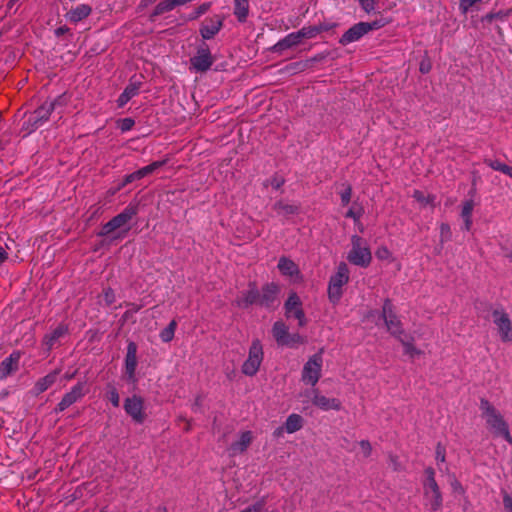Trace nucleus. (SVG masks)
I'll return each instance as SVG.
<instances>
[{
    "instance_id": "obj_1",
    "label": "nucleus",
    "mask_w": 512,
    "mask_h": 512,
    "mask_svg": "<svg viewBox=\"0 0 512 512\" xmlns=\"http://www.w3.org/2000/svg\"><path fill=\"white\" fill-rule=\"evenodd\" d=\"M480 410L482 417L485 419L487 428L491 433L496 437H503L512 445V436L509 431L508 423L501 413L485 398L480 399Z\"/></svg>"
},
{
    "instance_id": "obj_2",
    "label": "nucleus",
    "mask_w": 512,
    "mask_h": 512,
    "mask_svg": "<svg viewBox=\"0 0 512 512\" xmlns=\"http://www.w3.org/2000/svg\"><path fill=\"white\" fill-rule=\"evenodd\" d=\"M424 474L425 479L422 482L424 505L432 512L439 511L443 505V496L435 479V471L432 467H427Z\"/></svg>"
},
{
    "instance_id": "obj_3",
    "label": "nucleus",
    "mask_w": 512,
    "mask_h": 512,
    "mask_svg": "<svg viewBox=\"0 0 512 512\" xmlns=\"http://www.w3.org/2000/svg\"><path fill=\"white\" fill-rule=\"evenodd\" d=\"M66 102L67 98L65 94L58 96L52 101H45L28 116L27 121L24 123L26 130L30 133L42 126L49 119L55 107L58 105L64 106Z\"/></svg>"
},
{
    "instance_id": "obj_4",
    "label": "nucleus",
    "mask_w": 512,
    "mask_h": 512,
    "mask_svg": "<svg viewBox=\"0 0 512 512\" xmlns=\"http://www.w3.org/2000/svg\"><path fill=\"white\" fill-rule=\"evenodd\" d=\"M351 246L347 260L353 265L363 268L368 267L372 261V254L366 241L358 235H353Z\"/></svg>"
},
{
    "instance_id": "obj_5",
    "label": "nucleus",
    "mask_w": 512,
    "mask_h": 512,
    "mask_svg": "<svg viewBox=\"0 0 512 512\" xmlns=\"http://www.w3.org/2000/svg\"><path fill=\"white\" fill-rule=\"evenodd\" d=\"M137 213V204H128L121 213L114 216L102 226L98 235L101 237L108 236L115 230L125 227L137 215Z\"/></svg>"
},
{
    "instance_id": "obj_6",
    "label": "nucleus",
    "mask_w": 512,
    "mask_h": 512,
    "mask_svg": "<svg viewBox=\"0 0 512 512\" xmlns=\"http://www.w3.org/2000/svg\"><path fill=\"white\" fill-rule=\"evenodd\" d=\"M349 281V269L346 263L341 262L337 272L331 276L328 285V297L331 302L337 303L342 296V287Z\"/></svg>"
},
{
    "instance_id": "obj_7",
    "label": "nucleus",
    "mask_w": 512,
    "mask_h": 512,
    "mask_svg": "<svg viewBox=\"0 0 512 512\" xmlns=\"http://www.w3.org/2000/svg\"><path fill=\"white\" fill-rule=\"evenodd\" d=\"M322 353L323 349H320L318 353L312 355L304 364L301 374V379L304 383L311 386H315L318 383L323 365Z\"/></svg>"
},
{
    "instance_id": "obj_8",
    "label": "nucleus",
    "mask_w": 512,
    "mask_h": 512,
    "mask_svg": "<svg viewBox=\"0 0 512 512\" xmlns=\"http://www.w3.org/2000/svg\"><path fill=\"white\" fill-rule=\"evenodd\" d=\"M263 347L259 339H254L249 348L248 358L244 361L241 371L246 376H254L263 361Z\"/></svg>"
},
{
    "instance_id": "obj_9",
    "label": "nucleus",
    "mask_w": 512,
    "mask_h": 512,
    "mask_svg": "<svg viewBox=\"0 0 512 512\" xmlns=\"http://www.w3.org/2000/svg\"><path fill=\"white\" fill-rule=\"evenodd\" d=\"M383 26L381 21L359 22L350 27L339 39L343 46L360 40L364 35L372 30H377Z\"/></svg>"
},
{
    "instance_id": "obj_10",
    "label": "nucleus",
    "mask_w": 512,
    "mask_h": 512,
    "mask_svg": "<svg viewBox=\"0 0 512 512\" xmlns=\"http://www.w3.org/2000/svg\"><path fill=\"white\" fill-rule=\"evenodd\" d=\"M492 319L495 324L500 340L502 342H512V321L509 314L503 307L492 311Z\"/></svg>"
},
{
    "instance_id": "obj_11",
    "label": "nucleus",
    "mask_w": 512,
    "mask_h": 512,
    "mask_svg": "<svg viewBox=\"0 0 512 512\" xmlns=\"http://www.w3.org/2000/svg\"><path fill=\"white\" fill-rule=\"evenodd\" d=\"M213 63L214 58L205 43L200 45L196 54L190 58L191 69H194L196 72L200 73L208 71Z\"/></svg>"
},
{
    "instance_id": "obj_12",
    "label": "nucleus",
    "mask_w": 512,
    "mask_h": 512,
    "mask_svg": "<svg viewBox=\"0 0 512 512\" xmlns=\"http://www.w3.org/2000/svg\"><path fill=\"white\" fill-rule=\"evenodd\" d=\"M86 383L85 382H78L75 384L69 392L64 394L61 401L57 404L54 411L56 413L63 412L68 407L79 401L81 398H83L86 394Z\"/></svg>"
},
{
    "instance_id": "obj_13",
    "label": "nucleus",
    "mask_w": 512,
    "mask_h": 512,
    "mask_svg": "<svg viewBox=\"0 0 512 512\" xmlns=\"http://www.w3.org/2000/svg\"><path fill=\"white\" fill-rule=\"evenodd\" d=\"M285 308V316L287 318H295L298 320V325L300 327L306 324V317L304 311L302 309V302L299 296L293 292L289 295L288 299L284 304Z\"/></svg>"
},
{
    "instance_id": "obj_14",
    "label": "nucleus",
    "mask_w": 512,
    "mask_h": 512,
    "mask_svg": "<svg viewBox=\"0 0 512 512\" xmlns=\"http://www.w3.org/2000/svg\"><path fill=\"white\" fill-rule=\"evenodd\" d=\"M382 317L385 321L387 330L394 336L399 337L402 333L401 322L393 311L392 302L386 299L382 308Z\"/></svg>"
},
{
    "instance_id": "obj_15",
    "label": "nucleus",
    "mask_w": 512,
    "mask_h": 512,
    "mask_svg": "<svg viewBox=\"0 0 512 512\" xmlns=\"http://www.w3.org/2000/svg\"><path fill=\"white\" fill-rule=\"evenodd\" d=\"M144 401L141 397L133 395L124 401L125 412L133 419L134 422L142 424L145 421Z\"/></svg>"
},
{
    "instance_id": "obj_16",
    "label": "nucleus",
    "mask_w": 512,
    "mask_h": 512,
    "mask_svg": "<svg viewBox=\"0 0 512 512\" xmlns=\"http://www.w3.org/2000/svg\"><path fill=\"white\" fill-rule=\"evenodd\" d=\"M223 22L224 17L221 15L205 18L199 29L201 37L204 40L212 39L222 29Z\"/></svg>"
},
{
    "instance_id": "obj_17",
    "label": "nucleus",
    "mask_w": 512,
    "mask_h": 512,
    "mask_svg": "<svg viewBox=\"0 0 512 512\" xmlns=\"http://www.w3.org/2000/svg\"><path fill=\"white\" fill-rule=\"evenodd\" d=\"M305 395H312V403L318 408L328 411V410H336L339 411L341 409V402L336 398H328L324 395L319 394L317 389H313L311 391H306Z\"/></svg>"
},
{
    "instance_id": "obj_18",
    "label": "nucleus",
    "mask_w": 512,
    "mask_h": 512,
    "mask_svg": "<svg viewBox=\"0 0 512 512\" xmlns=\"http://www.w3.org/2000/svg\"><path fill=\"white\" fill-rule=\"evenodd\" d=\"M20 358L21 353L14 351L0 363V380H5L18 371Z\"/></svg>"
},
{
    "instance_id": "obj_19",
    "label": "nucleus",
    "mask_w": 512,
    "mask_h": 512,
    "mask_svg": "<svg viewBox=\"0 0 512 512\" xmlns=\"http://www.w3.org/2000/svg\"><path fill=\"white\" fill-rule=\"evenodd\" d=\"M253 433L251 431H243L240 433L239 439L233 442L228 447V452L230 456H236L244 453L248 447L251 445L253 441Z\"/></svg>"
},
{
    "instance_id": "obj_20",
    "label": "nucleus",
    "mask_w": 512,
    "mask_h": 512,
    "mask_svg": "<svg viewBox=\"0 0 512 512\" xmlns=\"http://www.w3.org/2000/svg\"><path fill=\"white\" fill-rule=\"evenodd\" d=\"M137 367V345L134 342H129L127 345V353L125 357V371L128 379L135 380V371Z\"/></svg>"
},
{
    "instance_id": "obj_21",
    "label": "nucleus",
    "mask_w": 512,
    "mask_h": 512,
    "mask_svg": "<svg viewBox=\"0 0 512 512\" xmlns=\"http://www.w3.org/2000/svg\"><path fill=\"white\" fill-rule=\"evenodd\" d=\"M278 292L279 288L276 284L269 283L264 285L259 293V305L265 307L273 306L277 301Z\"/></svg>"
},
{
    "instance_id": "obj_22",
    "label": "nucleus",
    "mask_w": 512,
    "mask_h": 512,
    "mask_svg": "<svg viewBox=\"0 0 512 512\" xmlns=\"http://www.w3.org/2000/svg\"><path fill=\"white\" fill-rule=\"evenodd\" d=\"M301 39L298 32H292L286 35L283 39L279 40L275 45L271 47V51L275 53H281L284 50L290 49L300 44Z\"/></svg>"
},
{
    "instance_id": "obj_23",
    "label": "nucleus",
    "mask_w": 512,
    "mask_h": 512,
    "mask_svg": "<svg viewBox=\"0 0 512 512\" xmlns=\"http://www.w3.org/2000/svg\"><path fill=\"white\" fill-rule=\"evenodd\" d=\"M259 291L254 283L249 284V289L236 300L239 307L246 308L253 304H259Z\"/></svg>"
},
{
    "instance_id": "obj_24",
    "label": "nucleus",
    "mask_w": 512,
    "mask_h": 512,
    "mask_svg": "<svg viewBox=\"0 0 512 512\" xmlns=\"http://www.w3.org/2000/svg\"><path fill=\"white\" fill-rule=\"evenodd\" d=\"M68 332V328L64 324L58 325L51 333L46 334L43 338V345L45 348L50 351L53 349L58 340L66 335Z\"/></svg>"
},
{
    "instance_id": "obj_25",
    "label": "nucleus",
    "mask_w": 512,
    "mask_h": 512,
    "mask_svg": "<svg viewBox=\"0 0 512 512\" xmlns=\"http://www.w3.org/2000/svg\"><path fill=\"white\" fill-rule=\"evenodd\" d=\"M59 371L55 370L46 376L38 379L33 387V393L34 395H40L41 393L45 392L48 388H50L57 379Z\"/></svg>"
},
{
    "instance_id": "obj_26",
    "label": "nucleus",
    "mask_w": 512,
    "mask_h": 512,
    "mask_svg": "<svg viewBox=\"0 0 512 512\" xmlns=\"http://www.w3.org/2000/svg\"><path fill=\"white\" fill-rule=\"evenodd\" d=\"M272 209L277 213V215L284 217L298 214L300 211L299 205L294 203H288L283 200L275 202L272 206Z\"/></svg>"
},
{
    "instance_id": "obj_27",
    "label": "nucleus",
    "mask_w": 512,
    "mask_h": 512,
    "mask_svg": "<svg viewBox=\"0 0 512 512\" xmlns=\"http://www.w3.org/2000/svg\"><path fill=\"white\" fill-rule=\"evenodd\" d=\"M91 7L87 4H80L74 9L70 10L66 14V18L73 23H77L85 18H87L91 14Z\"/></svg>"
},
{
    "instance_id": "obj_28",
    "label": "nucleus",
    "mask_w": 512,
    "mask_h": 512,
    "mask_svg": "<svg viewBox=\"0 0 512 512\" xmlns=\"http://www.w3.org/2000/svg\"><path fill=\"white\" fill-rule=\"evenodd\" d=\"M234 15L240 23L246 22L249 16V0H234Z\"/></svg>"
},
{
    "instance_id": "obj_29",
    "label": "nucleus",
    "mask_w": 512,
    "mask_h": 512,
    "mask_svg": "<svg viewBox=\"0 0 512 512\" xmlns=\"http://www.w3.org/2000/svg\"><path fill=\"white\" fill-rule=\"evenodd\" d=\"M272 335L275 338L277 344L282 346L288 335V327L282 321H276L272 327Z\"/></svg>"
},
{
    "instance_id": "obj_30",
    "label": "nucleus",
    "mask_w": 512,
    "mask_h": 512,
    "mask_svg": "<svg viewBox=\"0 0 512 512\" xmlns=\"http://www.w3.org/2000/svg\"><path fill=\"white\" fill-rule=\"evenodd\" d=\"M278 269L283 275L294 276L299 274L298 266L290 259L281 257L278 262Z\"/></svg>"
},
{
    "instance_id": "obj_31",
    "label": "nucleus",
    "mask_w": 512,
    "mask_h": 512,
    "mask_svg": "<svg viewBox=\"0 0 512 512\" xmlns=\"http://www.w3.org/2000/svg\"><path fill=\"white\" fill-rule=\"evenodd\" d=\"M176 7L174 0H162L154 8L150 14V20L154 21L156 17L172 11Z\"/></svg>"
},
{
    "instance_id": "obj_32",
    "label": "nucleus",
    "mask_w": 512,
    "mask_h": 512,
    "mask_svg": "<svg viewBox=\"0 0 512 512\" xmlns=\"http://www.w3.org/2000/svg\"><path fill=\"white\" fill-rule=\"evenodd\" d=\"M303 427V418L299 414H291L285 422V430L287 433H294Z\"/></svg>"
},
{
    "instance_id": "obj_33",
    "label": "nucleus",
    "mask_w": 512,
    "mask_h": 512,
    "mask_svg": "<svg viewBox=\"0 0 512 512\" xmlns=\"http://www.w3.org/2000/svg\"><path fill=\"white\" fill-rule=\"evenodd\" d=\"M474 208V202L472 200H467L463 203L461 217L464 220V227L466 231H469L472 226V211Z\"/></svg>"
},
{
    "instance_id": "obj_34",
    "label": "nucleus",
    "mask_w": 512,
    "mask_h": 512,
    "mask_svg": "<svg viewBox=\"0 0 512 512\" xmlns=\"http://www.w3.org/2000/svg\"><path fill=\"white\" fill-rule=\"evenodd\" d=\"M413 198L420 203L422 206H431L434 207L436 205V196L432 194H424L420 190H415L413 192Z\"/></svg>"
},
{
    "instance_id": "obj_35",
    "label": "nucleus",
    "mask_w": 512,
    "mask_h": 512,
    "mask_svg": "<svg viewBox=\"0 0 512 512\" xmlns=\"http://www.w3.org/2000/svg\"><path fill=\"white\" fill-rule=\"evenodd\" d=\"M166 163H167V160L152 162L151 164L139 169L138 174H140L141 178H144V177L154 173L159 168L163 167Z\"/></svg>"
},
{
    "instance_id": "obj_36",
    "label": "nucleus",
    "mask_w": 512,
    "mask_h": 512,
    "mask_svg": "<svg viewBox=\"0 0 512 512\" xmlns=\"http://www.w3.org/2000/svg\"><path fill=\"white\" fill-rule=\"evenodd\" d=\"M176 327H177V323L175 320H172L168 326L166 328H164L161 332H160V338L163 342L167 343V342H170L173 337H174V334H175V330H176Z\"/></svg>"
},
{
    "instance_id": "obj_37",
    "label": "nucleus",
    "mask_w": 512,
    "mask_h": 512,
    "mask_svg": "<svg viewBox=\"0 0 512 512\" xmlns=\"http://www.w3.org/2000/svg\"><path fill=\"white\" fill-rule=\"evenodd\" d=\"M285 342H287V343H283L282 346L296 347V346H298L300 344H303L305 342V340L298 333L290 334L288 332V335H287V338L285 339Z\"/></svg>"
},
{
    "instance_id": "obj_38",
    "label": "nucleus",
    "mask_w": 512,
    "mask_h": 512,
    "mask_svg": "<svg viewBox=\"0 0 512 512\" xmlns=\"http://www.w3.org/2000/svg\"><path fill=\"white\" fill-rule=\"evenodd\" d=\"M141 87V82L134 80L133 78L130 80L129 84L125 87L124 93H126L131 99L139 93Z\"/></svg>"
},
{
    "instance_id": "obj_39",
    "label": "nucleus",
    "mask_w": 512,
    "mask_h": 512,
    "mask_svg": "<svg viewBox=\"0 0 512 512\" xmlns=\"http://www.w3.org/2000/svg\"><path fill=\"white\" fill-rule=\"evenodd\" d=\"M297 32H298V35H299L301 40L303 38H307V39L314 38V37H316L318 35V31H317L316 25H314V26H304L300 30H298Z\"/></svg>"
},
{
    "instance_id": "obj_40",
    "label": "nucleus",
    "mask_w": 512,
    "mask_h": 512,
    "mask_svg": "<svg viewBox=\"0 0 512 512\" xmlns=\"http://www.w3.org/2000/svg\"><path fill=\"white\" fill-rule=\"evenodd\" d=\"M211 8V3L210 2H205V3H202L201 5H199L195 11L193 13H191L189 16H188V20L189 21H192V20H196L198 19L201 15L205 14L207 11H209V9Z\"/></svg>"
},
{
    "instance_id": "obj_41",
    "label": "nucleus",
    "mask_w": 512,
    "mask_h": 512,
    "mask_svg": "<svg viewBox=\"0 0 512 512\" xmlns=\"http://www.w3.org/2000/svg\"><path fill=\"white\" fill-rule=\"evenodd\" d=\"M344 189L340 192L341 203L343 206L347 205L352 196V187L349 184H344Z\"/></svg>"
},
{
    "instance_id": "obj_42",
    "label": "nucleus",
    "mask_w": 512,
    "mask_h": 512,
    "mask_svg": "<svg viewBox=\"0 0 512 512\" xmlns=\"http://www.w3.org/2000/svg\"><path fill=\"white\" fill-rule=\"evenodd\" d=\"M107 397L114 407H119L120 397H119V393L115 387H111L109 389V391L107 392Z\"/></svg>"
},
{
    "instance_id": "obj_43",
    "label": "nucleus",
    "mask_w": 512,
    "mask_h": 512,
    "mask_svg": "<svg viewBox=\"0 0 512 512\" xmlns=\"http://www.w3.org/2000/svg\"><path fill=\"white\" fill-rule=\"evenodd\" d=\"M401 343L404 346V352L411 357H414L415 355H420L421 351L418 350L412 343L406 342L403 339H400Z\"/></svg>"
},
{
    "instance_id": "obj_44",
    "label": "nucleus",
    "mask_w": 512,
    "mask_h": 512,
    "mask_svg": "<svg viewBox=\"0 0 512 512\" xmlns=\"http://www.w3.org/2000/svg\"><path fill=\"white\" fill-rule=\"evenodd\" d=\"M134 125L135 121L132 118H123L118 122V127L122 132L131 130Z\"/></svg>"
},
{
    "instance_id": "obj_45",
    "label": "nucleus",
    "mask_w": 512,
    "mask_h": 512,
    "mask_svg": "<svg viewBox=\"0 0 512 512\" xmlns=\"http://www.w3.org/2000/svg\"><path fill=\"white\" fill-rule=\"evenodd\" d=\"M484 163L488 165L490 168H492L495 171L502 172L505 165L504 163L500 162L499 160H492V159H485Z\"/></svg>"
},
{
    "instance_id": "obj_46",
    "label": "nucleus",
    "mask_w": 512,
    "mask_h": 512,
    "mask_svg": "<svg viewBox=\"0 0 512 512\" xmlns=\"http://www.w3.org/2000/svg\"><path fill=\"white\" fill-rule=\"evenodd\" d=\"M360 449L365 458L369 457L372 453V446L368 440H361L359 442Z\"/></svg>"
},
{
    "instance_id": "obj_47",
    "label": "nucleus",
    "mask_w": 512,
    "mask_h": 512,
    "mask_svg": "<svg viewBox=\"0 0 512 512\" xmlns=\"http://www.w3.org/2000/svg\"><path fill=\"white\" fill-rule=\"evenodd\" d=\"M362 214H363V209H362V208H359V209L355 210V209L352 207V208H350V209L346 212L345 216H346L347 218H352L355 222H358V221L360 220V218H361Z\"/></svg>"
},
{
    "instance_id": "obj_48",
    "label": "nucleus",
    "mask_w": 512,
    "mask_h": 512,
    "mask_svg": "<svg viewBox=\"0 0 512 512\" xmlns=\"http://www.w3.org/2000/svg\"><path fill=\"white\" fill-rule=\"evenodd\" d=\"M362 9L369 13L374 10L375 8V1L374 0H358Z\"/></svg>"
},
{
    "instance_id": "obj_49",
    "label": "nucleus",
    "mask_w": 512,
    "mask_h": 512,
    "mask_svg": "<svg viewBox=\"0 0 512 512\" xmlns=\"http://www.w3.org/2000/svg\"><path fill=\"white\" fill-rule=\"evenodd\" d=\"M436 461L437 462H445V447L442 446L440 443L436 446Z\"/></svg>"
},
{
    "instance_id": "obj_50",
    "label": "nucleus",
    "mask_w": 512,
    "mask_h": 512,
    "mask_svg": "<svg viewBox=\"0 0 512 512\" xmlns=\"http://www.w3.org/2000/svg\"><path fill=\"white\" fill-rule=\"evenodd\" d=\"M139 179H142L140 174H138V170L133 172V173H130L128 175L125 176L124 180H123V183H122V186H125L129 183H132L136 180H139Z\"/></svg>"
},
{
    "instance_id": "obj_51",
    "label": "nucleus",
    "mask_w": 512,
    "mask_h": 512,
    "mask_svg": "<svg viewBox=\"0 0 512 512\" xmlns=\"http://www.w3.org/2000/svg\"><path fill=\"white\" fill-rule=\"evenodd\" d=\"M335 26H336L335 23H320L319 25H316V28H317L318 34H320L322 32H326V31L333 29Z\"/></svg>"
},
{
    "instance_id": "obj_52",
    "label": "nucleus",
    "mask_w": 512,
    "mask_h": 512,
    "mask_svg": "<svg viewBox=\"0 0 512 512\" xmlns=\"http://www.w3.org/2000/svg\"><path fill=\"white\" fill-rule=\"evenodd\" d=\"M104 299L108 305L115 301V294L111 288H108L104 291Z\"/></svg>"
},
{
    "instance_id": "obj_53",
    "label": "nucleus",
    "mask_w": 512,
    "mask_h": 512,
    "mask_svg": "<svg viewBox=\"0 0 512 512\" xmlns=\"http://www.w3.org/2000/svg\"><path fill=\"white\" fill-rule=\"evenodd\" d=\"M440 234L442 238L449 239L451 231L450 226L447 223H442L440 225Z\"/></svg>"
},
{
    "instance_id": "obj_54",
    "label": "nucleus",
    "mask_w": 512,
    "mask_h": 512,
    "mask_svg": "<svg viewBox=\"0 0 512 512\" xmlns=\"http://www.w3.org/2000/svg\"><path fill=\"white\" fill-rule=\"evenodd\" d=\"M503 505L508 512H512V497L508 493H504Z\"/></svg>"
},
{
    "instance_id": "obj_55",
    "label": "nucleus",
    "mask_w": 512,
    "mask_h": 512,
    "mask_svg": "<svg viewBox=\"0 0 512 512\" xmlns=\"http://www.w3.org/2000/svg\"><path fill=\"white\" fill-rule=\"evenodd\" d=\"M130 99L131 98L126 93L122 92L117 100V104L119 107H123L129 102Z\"/></svg>"
},
{
    "instance_id": "obj_56",
    "label": "nucleus",
    "mask_w": 512,
    "mask_h": 512,
    "mask_svg": "<svg viewBox=\"0 0 512 512\" xmlns=\"http://www.w3.org/2000/svg\"><path fill=\"white\" fill-rule=\"evenodd\" d=\"M270 184L274 189L278 190L284 184V180L282 178L274 177L271 179Z\"/></svg>"
},
{
    "instance_id": "obj_57",
    "label": "nucleus",
    "mask_w": 512,
    "mask_h": 512,
    "mask_svg": "<svg viewBox=\"0 0 512 512\" xmlns=\"http://www.w3.org/2000/svg\"><path fill=\"white\" fill-rule=\"evenodd\" d=\"M390 465L392 466L393 470H395V471H398L401 468L397 456H393V455L390 456Z\"/></svg>"
},
{
    "instance_id": "obj_58",
    "label": "nucleus",
    "mask_w": 512,
    "mask_h": 512,
    "mask_svg": "<svg viewBox=\"0 0 512 512\" xmlns=\"http://www.w3.org/2000/svg\"><path fill=\"white\" fill-rule=\"evenodd\" d=\"M8 259V253L2 245H0V266Z\"/></svg>"
},
{
    "instance_id": "obj_59",
    "label": "nucleus",
    "mask_w": 512,
    "mask_h": 512,
    "mask_svg": "<svg viewBox=\"0 0 512 512\" xmlns=\"http://www.w3.org/2000/svg\"><path fill=\"white\" fill-rule=\"evenodd\" d=\"M420 72L423 73V74H426L430 71L431 69V64L429 62H421L420 64Z\"/></svg>"
},
{
    "instance_id": "obj_60",
    "label": "nucleus",
    "mask_w": 512,
    "mask_h": 512,
    "mask_svg": "<svg viewBox=\"0 0 512 512\" xmlns=\"http://www.w3.org/2000/svg\"><path fill=\"white\" fill-rule=\"evenodd\" d=\"M67 32H69V28L67 26H60L58 27L56 30H55V35L57 37H60L64 34H66Z\"/></svg>"
},
{
    "instance_id": "obj_61",
    "label": "nucleus",
    "mask_w": 512,
    "mask_h": 512,
    "mask_svg": "<svg viewBox=\"0 0 512 512\" xmlns=\"http://www.w3.org/2000/svg\"><path fill=\"white\" fill-rule=\"evenodd\" d=\"M284 431H286V430H285V425H284V426H280V427L276 428V429L274 430V432H273V435H274V437H276V438H280V437H282V436H283Z\"/></svg>"
},
{
    "instance_id": "obj_62",
    "label": "nucleus",
    "mask_w": 512,
    "mask_h": 512,
    "mask_svg": "<svg viewBox=\"0 0 512 512\" xmlns=\"http://www.w3.org/2000/svg\"><path fill=\"white\" fill-rule=\"evenodd\" d=\"M156 1L157 0H142L140 2L139 7L140 8H146V7L150 6V5H152L153 3H155Z\"/></svg>"
},
{
    "instance_id": "obj_63",
    "label": "nucleus",
    "mask_w": 512,
    "mask_h": 512,
    "mask_svg": "<svg viewBox=\"0 0 512 512\" xmlns=\"http://www.w3.org/2000/svg\"><path fill=\"white\" fill-rule=\"evenodd\" d=\"M389 254L388 250L386 248H383V249H379L376 253L377 257L378 258H384L386 257L387 255Z\"/></svg>"
},
{
    "instance_id": "obj_64",
    "label": "nucleus",
    "mask_w": 512,
    "mask_h": 512,
    "mask_svg": "<svg viewBox=\"0 0 512 512\" xmlns=\"http://www.w3.org/2000/svg\"><path fill=\"white\" fill-rule=\"evenodd\" d=\"M502 173L512 178V166L505 165Z\"/></svg>"
}]
</instances>
